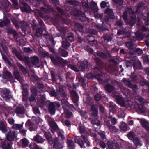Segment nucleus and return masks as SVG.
<instances>
[{"instance_id":"nucleus-1","label":"nucleus","mask_w":149,"mask_h":149,"mask_svg":"<svg viewBox=\"0 0 149 149\" xmlns=\"http://www.w3.org/2000/svg\"><path fill=\"white\" fill-rule=\"evenodd\" d=\"M79 129L81 136V139L77 141L78 143L81 148H85L90 146L89 143L87 139L88 132L84 127L80 123L79 125Z\"/></svg>"},{"instance_id":"nucleus-2","label":"nucleus","mask_w":149,"mask_h":149,"mask_svg":"<svg viewBox=\"0 0 149 149\" xmlns=\"http://www.w3.org/2000/svg\"><path fill=\"white\" fill-rule=\"evenodd\" d=\"M128 12L131 17V19H132V20L129 22H127V13L126 12H125L123 14V18L125 20V22L127 24H129L130 26H132L135 23L136 17L133 11L132 10H129Z\"/></svg>"},{"instance_id":"nucleus-3","label":"nucleus","mask_w":149,"mask_h":149,"mask_svg":"<svg viewBox=\"0 0 149 149\" xmlns=\"http://www.w3.org/2000/svg\"><path fill=\"white\" fill-rule=\"evenodd\" d=\"M45 118L50 127V130L52 132L54 133L58 129L56 123L51 118L47 116H46Z\"/></svg>"},{"instance_id":"nucleus-4","label":"nucleus","mask_w":149,"mask_h":149,"mask_svg":"<svg viewBox=\"0 0 149 149\" xmlns=\"http://www.w3.org/2000/svg\"><path fill=\"white\" fill-rule=\"evenodd\" d=\"M91 100V98L89 97L87 98L86 102L91 106V110L92 112V114L94 117H96L97 115V106L96 105L93 104L90 101Z\"/></svg>"},{"instance_id":"nucleus-5","label":"nucleus","mask_w":149,"mask_h":149,"mask_svg":"<svg viewBox=\"0 0 149 149\" xmlns=\"http://www.w3.org/2000/svg\"><path fill=\"white\" fill-rule=\"evenodd\" d=\"M45 135L47 140L50 144L52 145L54 144V147L55 146V144H57V145L60 143L58 141V138L57 137H55L53 139H52L50 133L46 132L45 133Z\"/></svg>"},{"instance_id":"nucleus-6","label":"nucleus","mask_w":149,"mask_h":149,"mask_svg":"<svg viewBox=\"0 0 149 149\" xmlns=\"http://www.w3.org/2000/svg\"><path fill=\"white\" fill-rule=\"evenodd\" d=\"M0 92L1 96L5 100L8 101L12 97L10 91L6 88H3Z\"/></svg>"},{"instance_id":"nucleus-7","label":"nucleus","mask_w":149,"mask_h":149,"mask_svg":"<svg viewBox=\"0 0 149 149\" xmlns=\"http://www.w3.org/2000/svg\"><path fill=\"white\" fill-rule=\"evenodd\" d=\"M104 125H107L109 130L111 132H118V130L114 126L110 125V123L108 118H105L104 119Z\"/></svg>"},{"instance_id":"nucleus-8","label":"nucleus","mask_w":149,"mask_h":149,"mask_svg":"<svg viewBox=\"0 0 149 149\" xmlns=\"http://www.w3.org/2000/svg\"><path fill=\"white\" fill-rule=\"evenodd\" d=\"M17 134L15 131H10L7 134L6 138L8 140L13 141L16 137Z\"/></svg>"},{"instance_id":"nucleus-9","label":"nucleus","mask_w":149,"mask_h":149,"mask_svg":"<svg viewBox=\"0 0 149 149\" xmlns=\"http://www.w3.org/2000/svg\"><path fill=\"white\" fill-rule=\"evenodd\" d=\"M33 140L37 143H42L45 141L42 136L38 135H36L33 139Z\"/></svg>"},{"instance_id":"nucleus-10","label":"nucleus","mask_w":149,"mask_h":149,"mask_svg":"<svg viewBox=\"0 0 149 149\" xmlns=\"http://www.w3.org/2000/svg\"><path fill=\"white\" fill-rule=\"evenodd\" d=\"M50 58L53 63L55 65L62 63L63 61L62 59L58 57H56L55 58H54L53 56H51Z\"/></svg>"},{"instance_id":"nucleus-11","label":"nucleus","mask_w":149,"mask_h":149,"mask_svg":"<svg viewBox=\"0 0 149 149\" xmlns=\"http://www.w3.org/2000/svg\"><path fill=\"white\" fill-rule=\"evenodd\" d=\"M15 112L16 114H22L25 113V110L23 107L19 106L16 107Z\"/></svg>"},{"instance_id":"nucleus-12","label":"nucleus","mask_w":149,"mask_h":149,"mask_svg":"<svg viewBox=\"0 0 149 149\" xmlns=\"http://www.w3.org/2000/svg\"><path fill=\"white\" fill-rule=\"evenodd\" d=\"M48 109L51 114L54 115L55 113L56 109L55 105L53 103L51 102L49 103Z\"/></svg>"},{"instance_id":"nucleus-13","label":"nucleus","mask_w":149,"mask_h":149,"mask_svg":"<svg viewBox=\"0 0 149 149\" xmlns=\"http://www.w3.org/2000/svg\"><path fill=\"white\" fill-rule=\"evenodd\" d=\"M57 93L58 95L63 97H65L66 96L63 88L61 86L59 87L57 89Z\"/></svg>"},{"instance_id":"nucleus-14","label":"nucleus","mask_w":149,"mask_h":149,"mask_svg":"<svg viewBox=\"0 0 149 149\" xmlns=\"http://www.w3.org/2000/svg\"><path fill=\"white\" fill-rule=\"evenodd\" d=\"M14 75L15 78L17 79L21 83H22L23 82L24 80L20 77L18 71L16 70L14 71Z\"/></svg>"},{"instance_id":"nucleus-15","label":"nucleus","mask_w":149,"mask_h":149,"mask_svg":"<svg viewBox=\"0 0 149 149\" xmlns=\"http://www.w3.org/2000/svg\"><path fill=\"white\" fill-rule=\"evenodd\" d=\"M67 144L68 149H74V145L72 140L71 139H68L67 140Z\"/></svg>"},{"instance_id":"nucleus-16","label":"nucleus","mask_w":149,"mask_h":149,"mask_svg":"<svg viewBox=\"0 0 149 149\" xmlns=\"http://www.w3.org/2000/svg\"><path fill=\"white\" fill-rule=\"evenodd\" d=\"M0 130L3 133L7 132L8 130L7 127L2 121H0Z\"/></svg>"},{"instance_id":"nucleus-17","label":"nucleus","mask_w":149,"mask_h":149,"mask_svg":"<svg viewBox=\"0 0 149 149\" xmlns=\"http://www.w3.org/2000/svg\"><path fill=\"white\" fill-rule=\"evenodd\" d=\"M71 96L73 102L74 103H77L78 100V97L77 94L75 91H73L71 93Z\"/></svg>"},{"instance_id":"nucleus-18","label":"nucleus","mask_w":149,"mask_h":149,"mask_svg":"<svg viewBox=\"0 0 149 149\" xmlns=\"http://www.w3.org/2000/svg\"><path fill=\"white\" fill-rule=\"evenodd\" d=\"M116 100L119 104L123 106H124L125 103L124 100L120 96L118 95L116 96Z\"/></svg>"},{"instance_id":"nucleus-19","label":"nucleus","mask_w":149,"mask_h":149,"mask_svg":"<svg viewBox=\"0 0 149 149\" xmlns=\"http://www.w3.org/2000/svg\"><path fill=\"white\" fill-rule=\"evenodd\" d=\"M10 22V20L7 18L6 19L3 21H0V27H2L3 26L8 25Z\"/></svg>"},{"instance_id":"nucleus-20","label":"nucleus","mask_w":149,"mask_h":149,"mask_svg":"<svg viewBox=\"0 0 149 149\" xmlns=\"http://www.w3.org/2000/svg\"><path fill=\"white\" fill-rule=\"evenodd\" d=\"M142 126L149 131V124L145 121L141 120V121Z\"/></svg>"},{"instance_id":"nucleus-21","label":"nucleus","mask_w":149,"mask_h":149,"mask_svg":"<svg viewBox=\"0 0 149 149\" xmlns=\"http://www.w3.org/2000/svg\"><path fill=\"white\" fill-rule=\"evenodd\" d=\"M23 127L22 124H14L12 127V128L14 130H20Z\"/></svg>"},{"instance_id":"nucleus-22","label":"nucleus","mask_w":149,"mask_h":149,"mask_svg":"<svg viewBox=\"0 0 149 149\" xmlns=\"http://www.w3.org/2000/svg\"><path fill=\"white\" fill-rule=\"evenodd\" d=\"M31 61L32 63L34 65H37L39 63L38 58L37 57H34L31 58Z\"/></svg>"},{"instance_id":"nucleus-23","label":"nucleus","mask_w":149,"mask_h":149,"mask_svg":"<svg viewBox=\"0 0 149 149\" xmlns=\"http://www.w3.org/2000/svg\"><path fill=\"white\" fill-rule=\"evenodd\" d=\"M62 40V45L64 48H66L69 46L70 45L69 43L67 41L66 39L63 38Z\"/></svg>"},{"instance_id":"nucleus-24","label":"nucleus","mask_w":149,"mask_h":149,"mask_svg":"<svg viewBox=\"0 0 149 149\" xmlns=\"http://www.w3.org/2000/svg\"><path fill=\"white\" fill-rule=\"evenodd\" d=\"M78 12L79 14L81 13V12L80 11H79ZM77 16L79 17V19L82 21H84L86 19V17L85 16L84 13H83L82 14H81L79 15H77Z\"/></svg>"},{"instance_id":"nucleus-25","label":"nucleus","mask_w":149,"mask_h":149,"mask_svg":"<svg viewBox=\"0 0 149 149\" xmlns=\"http://www.w3.org/2000/svg\"><path fill=\"white\" fill-rule=\"evenodd\" d=\"M133 141L135 145L136 146H141L142 145L141 143H140L139 140L137 137L134 138L133 139Z\"/></svg>"},{"instance_id":"nucleus-26","label":"nucleus","mask_w":149,"mask_h":149,"mask_svg":"<svg viewBox=\"0 0 149 149\" xmlns=\"http://www.w3.org/2000/svg\"><path fill=\"white\" fill-rule=\"evenodd\" d=\"M105 89L108 93H110L114 89V87L112 86L107 85L105 86Z\"/></svg>"},{"instance_id":"nucleus-27","label":"nucleus","mask_w":149,"mask_h":149,"mask_svg":"<svg viewBox=\"0 0 149 149\" xmlns=\"http://www.w3.org/2000/svg\"><path fill=\"white\" fill-rule=\"evenodd\" d=\"M26 125H28L30 127V130L31 131H35L36 130V128L35 127H33V125L31 123L30 120H28L26 122Z\"/></svg>"},{"instance_id":"nucleus-28","label":"nucleus","mask_w":149,"mask_h":149,"mask_svg":"<svg viewBox=\"0 0 149 149\" xmlns=\"http://www.w3.org/2000/svg\"><path fill=\"white\" fill-rule=\"evenodd\" d=\"M20 9L22 11L26 12L29 11L31 9L29 5L21 7Z\"/></svg>"},{"instance_id":"nucleus-29","label":"nucleus","mask_w":149,"mask_h":149,"mask_svg":"<svg viewBox=\"0 0 149 149\" xmlns=\"http://www.w3.org/2000/svg\"><path fill=\"white\" fill-rule=\"evenodd\" d=\"M63 114L64 117L67 118H70L72 116V113L68 111H65Z\"/></svg>"},{"instance_id":"nucleus-30","label":"nucleus","mask_w":149,"mask_h":149,"mask_svg":"<svg viewBox=\"0 0 149 149\" xmlns=\"http://www.w3.org/2000/svg\"><path fill=\"white\" fill-rule=\"evenodd\" d=\"M22 141V145L24 146H26L29 143V141L26 138H24L21 140Z\"/></svg>"},{"instance_id":"nucleus-31","label":"nucleus","mask_w":149,"mask_h":149,"mask_svg":"<svg viewBox=\"0 0 149 149\" xmlns=\"http://www.w3.org/2000/svg\"><path fill=\"white\" fill-rule=\"evenodd\" d=\"M106 13L109 15L110 18H112V17L114 15L112 10L111 9H106Z\"/></svg>"},{"instance_id":"nucleus-32","label":"nucleus","mask_w":149,"mask_h":149,"mask_svg":"<svg viewBox=\"0 0 149 149\" xmlns=\"http://www.w3.org/2000/svg\"><path fill=\"white\" fill-rule=\"evenodd\" d=\"M106 118H108V120H109V121H110V120H111L112 124L113 125H114L117 123V120L114 118L110 117L109 118V117H106Z\"/></svg>"},{"instance_id":"nucleus-33","label":"nucleus","mask_w":149,"mask_h":149,"mask_svg":"<svg viewBox=\"0 0 149 149\" xmlns=\"http://www.w3.org/2000/svg\"><path fill=\"white\" fill-rule=\"evenodd\" d=\"M119 127L120 128L123 130H125L127 128L126 124L123 122H122L121 123Z\"/></svg>"},{"instance_id":"nucleus-34","label":"nucleus","mask_w":149,"mask_h":149,"mask_svg":"<svg viewBox=\"0 0 149 149\" xmlns=\"http://www.w3.org/2000/svg\"><path fill=\"white\" fill-rule=\"evenodd\" d=\"M143 9V4L141 3H140L139 4L137 7L136 12L139 13L141 10Z\"/></svg>"},{"instance_id":"nucleus-35","label":"nucleus","mask_w":149,"mask_h":149,"mask_svg":"<svg viewBox=\"0 0 149 149\" xmlns=\"http://www.w3.org/2000/svg\"><path fill=\"white\" fill-rule=\"evenodd\" d=\"M38 103L40 107L43 106L44 103V101L43 99L41 98L39 99L38 97L37 98Z\"/></svg>"},{"instance_id":"nucleus-36","label":"nucleus","mask_w":149,"mask_h":149,"mask_svg":"<svg viewBox=\"0 0 149 149\" xmlns=\"http://www.w3.org/2000/svg\"><path fill=\"white\" fill-rule=\"evenodd\" d=\"M108 145L107 149H115V148L114 147V144L112 142H108Z\"/></svg>"},{"instance_id":"nucleus-37","label":"nucleus","mask_w":149,"mask_h":149,"mask_svg":"<svg viewBox=\"0 0 149 149\" xmlns=\"http://www.w3.org/2000/svg\"><path fill=\"white\" fill-rule=\"evenodd\" d=\"M20 69L23 72L26 74H26H27L28 75H29V74L27 73V71L26 69L21 64H19L18 65Z\"/></svg>"},{"instance_id":"nucleus-38","label":"nucleus","mask_w":149,"mask_h":149,"mask_svg":"<svg viewBox=\"0 0 149 149\" xmlns=\"http://www.w3.org/2000/svg\"><path fill=\"white\" fill-rule=\"evenodd\" d=\"M134 135L135 134L134 132H130L127 134V136L129 139L133 140Z\"/></svg>"},{"instance_id":"nucleus-39","label":"nucleus","mask_w":149,"mask_h":149,"mask_svg":"<svg viewBox=\"0 0 149 149\" xmlns=\"http://www.w3.org/2000/svg\"><path fill=\"white\" fill-rule=\"evenodd\" d=\"M79 81L81 83L82 85L83 86H84L85 85V80L84 77L80 78L79 79Z\"/></svg>"},{"instance_id":"nucleus-40","label":"nucleus","mask_w":149,"mask_h":149,"mask_svg":"<svg viewBox=\"0 0 149 149\" xmlns=\"http://www.w3.org/2000/svg\"><path fill=\"white\" fill-rule=\"evenodd\" d=\"M67 38L70 41L74 40V38L72 33H70L67 36Z\"/></svg>"},{"instance_id":"nucleus-41","label":"nucleus","mask_w":149,"mask_h":149,"mask_svg":"<svg viewBox=\"0 0 149 149\" xmlns=\"http://www.w3.org/2000/svg\"><path fill=\"white\" fill-rule=\"evenodd\" d=\"M81 66L83 67V68H87L88 67V62L87 60L84 61L83 63H82Z\"/></svg>"},{"instance_id":"nucleus-42","label":"nucleus","mask_w":149,"mask_h":149,"mask_svg":"<svg viewBox=\"0 0 149 149\" xmlns=\"http://www.w3.org/2000/svg\"><path fill=\"white\" fill-rule=\"evenodd\" d=\"M61 55L63 57H66L68 55V52L64 50H61Z\"/></svg>"},{"instance_id":"nucleus-43","label":"nucleus","mask_w":149,"mask_h":149,"mask_svg":"<svg viewBox=\"0 0 149 149\" xmlns=\"http://www.w3.org/2000/svg\"><path fill=\"white\" fill-rule=\"evenodd\" d=\"M128 86L131 88L134 91H135L137 88V86L135 84H129Z\"/></svg>"},{"instance_id":"nucleus-44","label":"nucleus","mask_w":149,"mask_h":149,"mask_svg":"<svg viewBox=\"0 0 149 149\" xmlns=\"http://www.w3.org/2000/svg\"><path fill=\"white\" fill-rule=\"evenodd\" d=\"M24 50L25 52L29 54L32 53L33 52L32 50L29 48H24Z\"/></svg>"},{"instance_id":"nucleus-45","label":"nucleus","mask_w":149,"mask_h":149,"mask_svg":"<svg viewBox=\"0 0 149 149\" xmlns=\"http://www.w3.org/2000/svg\"><path fill=\"white\" fill-rule=\"evenodd\" d=\"M82 5L84 8L87 9L88 7L87 1L86 0L83 1L82 2Z\"/></svg>"},{"instance_id":"nucleus-46","label":"nucleus","mask_w":149,"mask_h":149,"mask_svg":"<svg viewBox=\"0 0 149 149\" xmlns=\"http://www.w3.org/2000/svg\"><path fill=\"white\" fill-rule=\"evenodd\" d=\"M92 6H93L94 8V11L95 12H97L98 10V7L97 4L94 2H93L91 3Z\"/></svg>"},{"instance_id":"nucleus-47","label":"nucleus","mask_w":149,"mask_h":149,"mask_svg":"<svg viewBox=\"0 0 149 149\" xmlns=\"http://www.w3.org/2000/svg\"><path fill=\"white\" fill-rule=\"evenodd\" d=\"M94 99L96 101H98L100 100L101 96L98 94H96L94 97Z\"/></svg>"},{"instance_id":"nucleus-48","label":"nucleus","mask_w":149,"mask_h":149,"mask_svg":"<svg viewBox=\"0 0 149 149\" xmlns=\"http://www.w3.org/2000/svg\"><path fill=\"white\" fill-rule=\"evenodd\" d=\"M90 90L92 92H96L97 91V88L95 86H91L90 87Z\"/></svg>"},{"instance_id":"nucleus-49","label":"nucleus","mask_w":149,"mask_h":149,"mask_svg":"<svg viewBox=\"0 0 149 149\" xmlns=\"http://www.w3.org/2000/svg\"><path fill=\"white\" fill-rule=\"evenodd\" d=\"M80 113L81 116L83 117L85 119H86L88 117L87 115V114L84 111H80Z\"/></svg>"},{"instance_id":"nucleus-50","label":"nucleus","mask_w":149,"mask_h":149,"mask_svg":"<svg viewBox=\"0 0 149 149\" xmlns=\"http://www.w3.org/2000/svg\"><path fill=\"white\" fill-rule=\"evenodd\" d=\"M92 123L94 124H96L97 125H99L100 124V122L97 119L92 120Z\"/></svg>"},{"instance_id":"nucleus-51","label":"nucleus","mask_w":149,"mask_h":149,"mask_svg":"<svg viewBox=\"0 0 149 149\" xmlns=\"http://www.w3.org/2000/svg\"><path fill=\"white\" fill-rule=\"evenodd\" d=\"M11 19L12 22L15 26V27H18V26L17 25V22L16 20L14 18H12Z\"/></svg>"},{"instance_id":"nucleus-52","label":"nucleus","mask_w":149,"mask_h":149,"mask_svg":"<svg viewBox=\"0 0 149 149\" xmlns=\"http://www.w3.org/2000/svg\"><path fill=\"white\" fill-rule=\"evenodd\" d=\"M118 116L119 118H122L124 116V114L123 111L120 110L118 111Z\"/></svg>"},{"instance_id":"nucleus-53","label":"nucleus","mask_w":149,"mask_h":149,"mask_svg":"<svg viewBox=\"0 0 149 149\" xmlns=\"http://www.w3.org/2000/svg\"><path fill=\"white\" fill-rule=\"evenodd\" d=\"M68 66L70 68L75 71H78V70L77 68L74 65H68Z\"/></svg>"},{"instance_id":"nucleus-54","label":"nucleus","mask_w":149,"mask_h":149,"mask_svg":"<svg viewBox=\"0 0 149 149\" xmlns=\"http://www.w3.org/2000/svg\"><path fill=\"white\" fill-rule=\"evenodd\" d=\"M108 3V2L106 3L105 1H102L100 4V6L101 8H104L107 6V4Z\"/></svg>"},{"instance_id":"nucleus-55","label":"nucleus","mask_w":149,"mask_h":149,"mask_svg":"<svg viewBox=\"0 0 149 149\" xmlns=\"http://www.w3.org/2000/svg\"><path fill=\"white\" fill-rule=\"evenodd\" d=\"M98 134L102 139H104L105 138V136L104 135V132H98Z\"/></svg>"},{"instance_id":"nucleus-56","label":"nucleus","mask_w":149,"mask_h":149,"mask_svg":"<svg viewBox=\"0 0 149 149\" xmlns=\"http://www.w3.org/2000/svg\"><path fill=\"white\" fill-rule=\"evenodd\" d=\"M33 112L36 115H39L40 111L38 108L37 107H34L33 108Z\"/></svg>"},{"instance_id":"nucleus-57","label":"nucleus","mask_w":149,"mask_h":149,"mask_svg":"<svg viewBox=\"0 0 149 149\" xmlns=\"http://www.w3.org/2000/svg\"><path fill=\"white\" fill-rule=\"evenodd\" d=\"M99 144L100 146L103 148H104L106 147V145L105 143L102 141H100Z\"/></svg>"},{"instance_id":"nucleus-58","label":"nucleus","mask_w":149,"mask_h":149,"mask_svg":"<svg viewBox=\"0 0 149 149\" xmlns=\"http://www.w3.org/2000/svg\"><path fill=\"white\" fill-rule=\"evenodd\" d=\"M126 46L129 49H132L133 44L131 42H128L126 43Z\"/></svg>"},{"instance_id":"nucleus-59","label":"nucleus","mask_w":149,"mask_h":149,"mask_svg":"<svg viewBox=\"0 0 149 149\" xmlns=\"http://www.w3.org/2000/svg\"><path fill=\"white\" fill-rule=\"evenodd\" d=\"M55 149H62V147L61 145L59 143L58 145L55 144L54 147Z\"/></svg>"},{"instance_id":"nucleus-60","label":"nucleus","mask_w":149,"mask_h":149,"mask_svg":"<svg viewBox=\"0 0 149 149\" xmlns=\"http://www.w3.org/2000/svg\"><path fill=\"white\" fill-rule=\"evenodd\" d=\"M95 77L98 81H100L101 80L102 76L101 75L99 74H95Z\"/></svg>"},{"instance_id":"nucleus-61","label":"nucleus","mask_w":149,"mask_h":149,"mask_svg":"<svg viewBox=\"0 0 149 149\" xmlns=\"http://www.w3.org/2000/svg\"><path fill=\"white\" fill-rule=\"evenodd\" d=\"M21 86L23 90H25V89L27 90V89L28 87V85L27 84H22Z\"/></svg>"},{"instance_id":"nucleus-62","label":"nucleus","mask_w":149,"mask_h":149,"mask_svg":"<svg viewBox=\"0 0 149 149\" xmlns=\"http://www.w3.org/2000/svg\"><path fill=\"white\" fill-rule=\"evenodd\" d=\"M4 75L8 78H10L12 77L11 74L8 72H6L5 73H4Z\"/></svg>"},{"instance_id":"nucleus-63","label":"nucleus","mask_w":149,"mask_h":149,"mask_svg":"<svg viewBox=\"0 0 149 149\" xmlns=\"http://www.w3.org/2000/svg\"><path fill=\"white\" fill-rule=\"evenodd\" d=\"M8 121L9 124H14V120L13 118H9L8 119Z\"/></svg>"},{"instance_id":"nucleus-64","label":"nucleus","mask_w":149,"mask_h":149,"mask_svg":"<svg viewBox=\"0 0 149 149\" xmlns=\"http://www.w3.org/2000/svg\"><path fill=\"white\" fill-rule=\"evenodd\" d=\"M29 100L31 102L35 101L36 100L34 96L31 95L29 97Z\"/></svg>"}]
</instances>
